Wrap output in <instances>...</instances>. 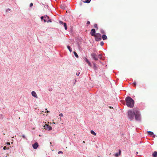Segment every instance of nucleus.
Wrapping results in <instances>:
<instances>
[{
	"instance_id": "obj_1",
	"label": "nucleus",
	"mask_w": 157,
	"mask_h": 157,
	"mask_svg": "<svg viewBox=\"0 0 157 157\" xmlns=\"http://www.w3.org/2000/svg\"><path fill=\"white\" fill-rule=\"evenodd\" d=\"M126 104L129 107L132 108L134 105V100L129 97H127L125 98Z\"/></svg>"
},
{
	"instance_id": "obj_2",
	"label": "nucleus",
	"mask_w": 157,
	"mask_h": 157,
	"mask_svg": "<svg viewBox=\"0 0 157 157\" xmlns=\"http://www.w3.org/2000/svg\"><path fill=\"white\" fill-rule=\"evenodd\" d=\"M135 109H134L133 110H130L128 112V117L130 121H132L134 118L136 112Z\"/></svg>"
},
{
	"instance_id": "obj_3",
	"label": "nucleus",
	"mask_w": 157,
	"mask_h": 157,
	"mask_svg": "<svg viewBox=\"0 0 157 157\" xmlns=\"http://www.w3.org/2000/svg\"><path fill=\"white\" fill-rule=\"evenodd\" d=\"M135 113V119L136 121H139L141 120L140 115L138 109H136Z\"/></svg>"
},
{
	"instance_id": "obj_4",
	"label": "nucleus",
	"mask_w": 157,
	"mask_h": 157,
	"mask_svg": "<svg viewBox=\"0 0 157 157\" xmlns=\"http://www.w3.org/2000/svg\"><path fill=\"white\" fill-rule=\"evenodd\" d=\"M94 36L95 37V39L96 41H99L101 39V35L99 33H96Z\"/></svg>"
},
{
	"instance_id": "obj_5",
	"label": "nucleus",
	"mask_w": 157,
	"mask_h": 157,
	"mask_svg": "<svg viewBox=\"0 0 157 157\" xmlns=\"http://www.w3.org/2000/svg\"><path fill=\"white\" fill-rule=\"evenodd\" d=\"M44 129L48 130H50L52 129L51 126L47 124H45V125L44 126Z\"/></svg>"
},
{
	"instance_id": "obj_6",
	"label": "nucleus",
	"mask_w": 157,
	"mask_h": 157,
	"mask_svg": "<svg viewBox=\"0 0 157 157\" xmlns=\"http://www.w3.org/2000/svg\"><path fill=\"white\" fill-rule=\"evenodd\" d=\"M90 34L93 36H94L96 35V31L94 29H93L91 30L90 32Z\"/></svg>"
},
{
	"instance_id": "obj_7",
	"label": "nucleus",
	"mask_w": 157,
	"mask_h": 157,
	"mask_svg": "<svg viewBox=\"0 0 157 157\" xmlns=\"http://www.w3.org/2000/svg\"><path fill=\"white\" fill-rule=\"evenodd\" d=\"M91 55L92 57L95 60L97 61L98 60V59L97 56L94 53H92L91 54Z\"/></svg>"
},
{
	"instance_id": "obj_8",
	"label": "nucleus",
	"mask_w": 157,
	"mask_h": 157,
	"mask_svg": "<svg viewBox=\"0 0 157 157\" xmlns=\"http://www.w3.org/2000/svg\"><path fill=\"white\" fill-rule=\"evenodd\" d=\"M38 146V144L36 142L33 145V147L34 149H36Z\"/></svg>"
},
{
	"instance_id": "obj_9",
	"label": "nucleus",
	"mask_w": 157,
	"mask_h": 157,
	"mask_svg": "<svg viewBox=\"0 0 157 157\" xmlns=\"http://www.w3.org/2000/svg\"><path fill=\"white\" fill-rule=\"evenodd\" d=\"M59 23L61 24H63V26H64V27H65V30H67V24H66V23H63L61 21H60Z\"/></svg>"
},
{
	"instance_id": "obj_10",
	"label": "nucleus",
	"mask_w": 157,
	"mask_h": 157,
	"mask_svg": "<svg viewBox=\"0 0 157 157\" xmlns=\"http://www.w3.org/2000/svg\"><path fill=\"white\" fill-rule=\"evenodd\" d=\"M32 95L34 97H35L36 98H37V95L35 91H33L32 92Z\"/></svg>"
},
{
	"instance_id": "obj_11",
	"label": "nucleus",
	"mask_w": 157,
	"mask_h": 157,
	"mask_svg": "<svg viewBox=\"0 0 157 157\" xmlns=\"http://www.w3.org/2000/svg\"><path fill=\"white\" fill-rule=\"evenodd\" d=\"M85 61L86 62V63L88 64L89 65L90 67H91V63L86 58H85Z\"/></svg>"
},
{
	"instance_id": "obj_12",
	"label": "nucleus",
	"mask_w": 157,
	"mask_h": 157,
	"mask_svg": "<svg viewBox=\"0 0 157 157\" xmlns=\"http://www.w3.org/2000/svg\"><path fill=\"white\" fill-rule=\"evenodd\" d=\"M152 155L153 157H157V151H155L153 152L152 154Z\"/></svg>"
},
{
	"instance_id": "obj_13",
	"label": "nucleus",
	"mask_w": 157,
	"mask_h": 157,
	"mask_svg": "<svg viewBox=\"0 0 157 157\" xmlns=\"http://www.w3.org/2000/svg\"><path fill=\"white\" fill-rule=\"evenodd\" d=\"M102 38L103 40L107 39V37L105 35H103L102 36Z\"/></svg>"
},
{
	"instance_id": "obj_14",
	"label": "nucleus",
	"mask_w": 157,
	"mask_h": 157,
	"mask_svg": "<svg viewBox=\"0 0 157 157\" xmlns=\"http://www.w3.org/2000/svg\"><path fill=\"white\" fill-rule=\"evenodd\" d=\"M44 21L45 22H47L48 23L49 22H52V21H51V19H48V20H44Z\"/></svg>"
},
{
	"instance_id": "obj_15",
	"label": "nucleus",
	"mask_w": 157,
	"mask_h": 157,
	"mask_svg": "<svg viewBox=\"0 0 157 157\" xmlns=\"http://www.w3.org/2000/svg\"><path fill=\"white\" fill-rule=\"evenodd\" d=\"M147 133L149 135L151 136L154 134L153 132L151 131H147Z\"/></svg>"
},
{
	"instance_id": "obj_16",
	"label": "nucleus",
	"mask_w": 157,
	"mask_h": 157,
	"mask_svg": "<svg viewBox=\"0 0 157 157\" xmlns=\"http://www.w3.org/2000/svg\"><path fill=\"white\" fill-rule=\"evenodd\" d=\"M90 1L91 0H85L83 2L84 3H89Z\"/></svg>"
},
{
	"instance_id": "obj_17",
	"label": "nucleus",
	"mask_w": 157,
	"mask_h": 157,
	"mask_svg": "<svg viewBox=\"0 0 157 157\" xmlns=\"http://www.w3.org/2000/svg\"><path fill=\"white\" fill-rule=\"evenodd\" d=\"M67 48L68 49V50H69L70 52H72V50H71V47H70V46L68 45L67 46Z\"/></svg>"
},
{
	"instance_id": "obj_18",
	"label": "nucleus",
	"mask_w": 157,
	"mask_h": 157,
	"mask_svg": "<svg viewBox=\"0 0 157 157\" xmlns=\"http://www.w3.org/2000/svg\"><path fill=\"white\" fill-rule=\"evenodd\" d=\"M90 132L94 136L96 135V133L93 130H91Z\"/></svg>"
},
{
	"instance_id": "obj_19",
	"label": "nucleus",
	"mask_w": 157,
	"mask_h": 157,
	"mask_svg": "<svg viewBox=\"0 0 157 157\" xmlns=\"http://www.w3.org/2000/svg\"><path fill=\"white\" fill-rule=\"evenodd\" d=\"M44 20H48L49 19V17L46 15L44 17Z\"/></svg>"
},
{
	"instance_id": "obj_20",
	"label": "nucleus",
	"mask_w": 157,
	"mask_h": 157,
	"mask_svg": "<svg viewBox=\"0 0 157 157\" xmlns=\"http://www.w3.org/2000/svg\"><path fill=\"white\" fill-rule=\"evenodd\" d=\"M73 53H74L75 56L77 58H78V54H77V53L75 52H74Z\"/></svg>"
},
{
	"instance_id": "obj_21",
	"label": "nucleus",
	"mask_w": 157,
	"mask_h": 157,
	"mask_svg": "<svg viewBox=\"0 0 157 157\" xmlns=\"http://www.w3.org/2000/svg\"><path fill=\"white\" fill-rule=\"evenodd\" d=\"M100 32L102 34H105V33L104 31L102 29H101Z\"/></svg>"
},
{
	"instance_id": "obj_22",
	"label": "nucleus",
	"mask_w": 157,
	"mask_h": 157,
	"mask_svg": "<svg viewBox=\"0 0 157 157\" xmlns=\"http://www.w3.org/2000/svg\"><path fill=\"white\" fill-rule=\"evenodd\" d=\"M9 147H8L7 148L6 146H4V147H3V150H6V149H9Z\"/></svg>"
},
{
	"instance_id": "obj_23",
	"label": "nucleus",
	"mask_w": 157,
	"mask_h": 157,
	"mask_svg": "<svg viewBox=\"0 0 157 157\" xmlns=\"http://www.w3.org/2000/svg\"><path fill=\"white\" fill-rule=\"evenodd\" d=\"M104 44V43L103 41H101L100 43V44L101 46H102Z\"/></svg>"
},
{
	"instance_id": "obj_24",
	"label": "nucleus",
	"mask_w": 157,
	"mask_h": 157,
	"mask_svg": "<svg viewBox=\"0 0 157 157\" xmlns=\"http://www.w3.org/2000/svg\"><path fill=\"white\" fill-rule=\"evenodd\" d=\"M98 58L100 59H101V58H102L101 54H99V55H98Z\"/></svg>"
},
{
	"instance_id": "obj_25",
	"label": "nucleus",
	"mask_w": 157,
	"mask_h": 157,
	"mask_svg": "<svg viewBox=\"0 0 157 157\" xmlns=\"http://www.w3.org/2000/svg\"><path fill=\"white\" fill-rule=\"evenodd\" d=\"M94 27L95 28H96L97 29H98V25H97V24H94Z\"/></svg>"
},
{
	"instance_id": "obj_26",
	"label": "nucleus",
	"mask_w": 157,
	"mask_h": 157,
	"mask_svg": "<svg viewBox=\"0 0 157 157\" xmlns=\"http://www.w3.org/2000/svg\"><path fill=\"white\" fill-rule=\"evenodd\" d=\"M119 155V153H117L115 154V155L116 157H118Z\"/></svg>"
},
{
	"instance_id": "obj_27",
	"label": "nucleus",
	"mask_w": 157,
	"mask_h": 157,
	"mask_svg": "<svg viewBox=\"0 0 157 157\" xmlns=\"http://www.w3.org/2000/svg\"><path fill=\"white\" fill-rule=\"evenodd\" d=\"M94 68L95 69H96L97 68V67L96 66L95 64H94Z\"/></svg>"
},
{
	"instance_id": "obj_28",
	"label": "nucleus",
	"mask_w": 157,
	"mask_h": 157,
	"mask_svg": "<svg viewBox=\"0 0 157 157\" xmlns=\"http://www.w3.org/2000/svg\"><path fill=\"white\" fill-rule=\"evenodd\" d=\"M133 84L135 87H136V82H133Z\"/></svg>"
},
{
	"instance_id": "obj_29",
	"label": "nucleus",
	"mask_w": 157,
	"mask_h": 157,
	"mask_svg": "<svg viewBox=\"0 0 157 157\" xmlns=\"http://www.w3.org/2000/svg\"><path fill=\"white\" fill-rule=\"evenodd\" d=\"M86 24L88 25H89V24H90V22L89 21H87V23H86Z\"/></svg>"
},
{
	"instance_id": "obj_30",
	"label": "nucleus",
	"mask_w": 157,
	"mask_h": 157,
	"mask_svg": "<svg viewBox=\"0 0 157 157\" xmlns=\"http://www.w3.org/2000/svg\"><path fill=\"white\" fill-rule=\"evenodd\" d=\"M33 3H31L30 4V7H32V6H33Z\"/></svg>"
},
{
	"instance_id": "obj_31",
	"label": "nucleus",
	"mask_w": 157,
	"mask_h": 157,
	"mask_svg": "<svg viewBox=\"0 0 157 157\" xmlns=\"http://www.w3.org/2000/svg\"><path fill=\"white\" fill-rule=\"evenodd\" d=\"M63 152L61 151H59L58 152V154H60V153H63Z\"/></svg>"
},
{
	"instance_id": "obj_32",
	"label": "nucleus",
	"mask_w": 157,
	"mask_h": 157,
	"mask_svg": "<svg viewBox=\"0 0 157 157\" xmlns=\"http://www.w3.org/2000/svg\"><path fill=\"white\" fill-rule=\"evenodd\" d=\"M22 137L23 138H25V136L24 135H22Z\"/></svg>"
},
{
	"instance_id": "obj_33",
	"label": "nucleus",
	"mask_w": 157,
	"mask_h": 157,
	"mask_svg": "<svg viewBox=\"0 0 157 157\" xmlns=\"http://www.w3.org/2000/svg\"><path fill=\"white\" fill-rule=\"evenodd\" d=\"M44 18V17L43 16H42L40 17V18H41V20H42Z\"/></svg>"
},
{
	"instance_id": "obj_34",
	"label": "nucleus",
	"mask_w": 157,
	"mask_h": 157,
	"mask_svg": "<svg viewBox=\"0 0 157 157\" xmlns=\"http://www.w3.org/2000/svg\"><path fill=\"white\" fill-rule=\"evenodd\" d=\"M59 116H61V117H63V114L62 113H61L59 115Z\"/></svg>"
},
{
	"instance_id": "obj_35",
	"label": "nucleus",
	"mask_w": 157,
	"mask_h": 157,
	"mask_svg": "<svg viewBox=\"0 0 157 157\" xmlns=\"http://www.w3.org/2000/svg\"><path fill=\"white\" fill-rule=\"evenodd\" d=\"M79 74H80V72H79L78 73H76V75L78 76L79 75Z\"/></svg>"
},
{
	"instance_id": "obj_36",
	"label": "nucleus",
	"mask_w": 157,
	"mask_h": 157,
	"mask_svg": "<svg viewBox=\"0 0 157 157\" xmlns=\"http://www.w3.org/2000/svg\"><path fill=\"white\" fill-rule=\"evenodd\" d=\"M6 144L8 145H10V142H7Z\"/></svg>"
},
{
	"instance_id": "obj_37",
	"label": "nucleus",
	"mask_w": 157,
	"mask_h": 157,
	"mask_svg": "<svg viewBox=\"0 0 157 157\" xmlns=\"http://www.w3.org/2000/svg\"><path fill=\"white\" fill-rule=\"evenodd\" d=\"M121 151L120 150H119V155H120L121 154Z\"/></svg>"
},
{
	"instance_id": "obj_38",
	"label": "nucleus",
	"mask_w": 157,
	"mask_h": 157,
	"mask_svg": "<svg viewBox=\"0 0 157 157\" xmlns=\"http://www.w3.org/2000/svg\"><path fill=\"white\" fill-rule=\"evenodd\" d=\"M46 109V110H47V111H46V113H49V111H48L47 110V109Z\"/></svg>"
},
{
	"instance_id": "obj_39",
	"label": "nucleus",
	"mask_w": 157,
	"mask_h": 157,
	"mask_svg": "<svg viewBox=\"0 0 157 157\" xmlns=\"http://www.w3.org/2000/svg\"><path fill=\"white\" fill-rule=\"evenodd\" d=\"M52 88H51V89H49V91H52Z\"/></svg>"
},
{
	"instance_id": "obj_40",
	"label": "nucleus",
	"mask_w": 157,
	"mask_h": 157,
	"mask_svg": "<svg viewBox=\"0 0 157 157\" xmlns=\"http://www.w3.org/2000/svg\"><path fill=\"white\" fill-rule=\"evenodd\" d=\"M83 143H85V142L84 141H83Z\"/></svg>"
},
{
	"instance_id": "obj_41",
	"label": "nucleus",
	"mask_w": 157,
	"mask_h": 157,
	"mask_svg": "<svg viewBox=\"0 0 157 157\" xmlns=\"http://www.w3.org/2000/svg\"><path fill=\"white\" fill-rule=\"evenodd\" d=\"M138 154V152H136V154Z\"/></svg>"
},
{
	"instance_id": "obj_42",
	"label": "nucleus",
	"mask_w": 157,
	"mask_h": 157,
	"mask_svg": "<svg viewBox=\"0 0 157 157\" xmlns=\"http://www.w3.org/2000/svg\"><path fill=\"white\" fill-rule=\"evenodd\" d=\"M110 108H113V107H110Z\"/></svg>"
},
{
	"instance_id": "obj_43",
	"label": "nucleus",
	"mask_w": 157,
	"mask_h": 157,
	"mask_svg": "<svg viewBox=\"0 0 157 157\" xmlns=\"http://www.w3.org/2000/svg\"><path fill=\"white\" fill-rule=\"evenodd\" d=\"M98 157H100V156H98Z\"/></svg>"
}]
</instances>
